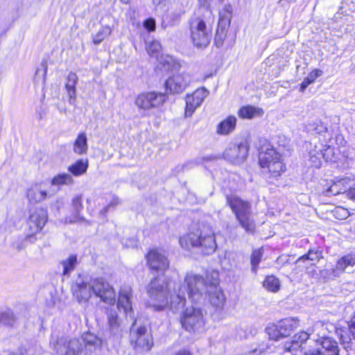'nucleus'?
<instances>
[{"label": "nucleus", "mask_w": 355, "mask_h": 355, "mask_svg": "<svg viewBox=\"0 0 355 355\" xmlns=\"http://www.w3.org/2000/svg\"><path fill=\"white\" fill-rule=\"evenodd\" d=\"M351 179L348 177L343 178L336 182L324 193L327 196H336L340 193H345L347 189Z\"/></svg>", "instance_id": "393cba45"}, {"label": "nucleus", "mask_w": 355, "mask_h": 355, "mask_svg": "<svg viewBox=\"0 0 355 355\" xmlns=\"http://www.w3.org/2000/svg\"><path fill=\"white\" fill-rule=\"evenodd\" d=\"M159 62L162 69L167 71L176 70L180 67L179 64L177 63L174 58L168 55H162L160 58Z\"/></svg>", "instance_id": "473e14b6"}, {"label": "nucleus", "mask_w": 355, "mask_h": 355, "mask_svg": "<svg viewBox=\"0 0 355 355\" xmlns=\"http://www.w3.org/2000/svg\"><path fill=\"white\" fill-rule=\"evenodd\" d=\"M199 238L200 241L198 243V248L203 254H211L216 251L217 245L215 234L213 232H201L199 234Z\"/></svg>", "instance_id": "412c9836"}, {"label": "nucleus", "mask_w": 355, "mask_h": 355, "mask_svg": "<svg viewBox=\"0 0 355 355\" xmlns=\"http://www.w3.org/2000/svg\"><path fill=\"white\" fill-rule=\"evenodd\" d=\"M341 212V218H345L347 216V211L343 208L338 207L336 210V213Z\"/></svg>", "instance_id": "13d9d810"}, {"label": "nucleus", "mask_w": 355, "mask_h": 355, "mask_svg": "<svg viewBox=\"0 0 355 355\" xmlns=\"http://www.w3.org/2000/svg\"><path fill=\"white\" fill-rule=\"evenodd\" d=\"M248 154V148L246 144L241 143L239 144H232L226 148L224 152V157L229 162L239 164L244 162Z\"/></svg>", "instance_id": "4468645a"}, {"label": "nucleus", "mask_w": 355, "mask_h": 355, "mask_svg": "<svg viewBox=\"0 0 355 355\" xmlns=\"http://www.w3.org/2000/svg\"><path fill=\"white\" fill-rule=\"evenodd\" d=\"M335 333L336 336L339 338L341 344L343 345L344 348L347 349L351 346L352 336L349 335L347 330L344 329H335Z\"/></svg>", "instance_id": "e433bc0d"}, {"label": "nucleus", "mask_w": 355, "mask_h": 355, "mask_svg": "<svg viewBox=\"0 0 355 355\" xmlns=\"http://www.w3.org/2000/svg\"><path fill=\"white\" fill-rule=\"evenodd\" d=\"M83 209L82 196L77 195L72 199V214L66 218V223H75L83 220L84 218L80 214Z\"/></svg>", "instance_id": "5701e85b"}, {"label": "nucleus", "mask_w": 355, "mask_h": 355, "mask_svg": "<svg viewBox=\"0 0 355 355\" xmlns=\"http://www.w3.org/2000/svg\"><path fill=\"white\" fill-rule=\"evenodd\" d=\"M320 347L315 349L321 355H339V348L337 342L331 337H322L318 339Z\"/></svg>", "instance_id": "4be33fe9"}, {"label": "nucleus", "mask_w": 355, "mask_h": 355, "mask_svg": "<svg viewBox=\"0 0 355 355\" xmlns=\"http://www.w3.org/2000/svg\"><path fill=\"white\" fill-rule=\"evenodd\" d=\"M355 266V254H347L338 260L336 269L343 272L347 266Z\"/></svg>", "instance_id": "72a5a7b5"}, {"label": "nucleus", "mask_w": 355, "mask_h": 355, "mask_svg": "<svg viewBox=\"0 0 355 355\" xmlns=\"http://www.w3.org/2000/svg\"><path fill=\"white\" fill-rule=\"evenodd\" d=\"M180 322L182 327L190 332H200L205 326V320L202 310L196 306H190L183 312Z\"/></svg>", "instance_id": "39448f33"}, {"label": "nucleus", "mask_w": 355, "mask_h": 355, "mask_svg": "<svg viewBox=\"0 0 355 355\" xmlns=\"http://www.w3.org/2000/svg\"><path fill=\"white\" fill-rule=\"evenodd\" d=\"M263 257L261 249H257L252 251L250 256L251 271L254 274H257L258 266L260 263Z\"/></svg>", "instance_id": "a19ab883"}, {"label": "nucleus", "mask_w": 355, "mask_h": 355, "mask_svg": "<svg viewBox=\"0 0 355 355\" xmlns=\"http://www.w3.org/2000/svg\"><path fill=\"white\" fill-rule=\"evenodd\" d=\"M315 130L317 131L318 133L320 134L322 132H327V128L325 126L320 125H318L315 128Z\"/></svg>", "instance_id": "bf43d9fd"}, {"label": "nucleus", "mask_w": 355, "mask_h": 355, "mask_svg": "<svg viewBox=\"0 0 355 355\" xmlns=\"http://www.w3.org/2000/svg\"><path fill=\"white\" fill-rule=\"evenodd\" d=\"M321 258H322V252L318 248L310 249L306 254L297 259L296 263L300 264L302 262L309 260L313 261L312 264L315 265Z\"/></svg>", "instance_id": "2f4dec72"}, {"label": "nucleus", "mask_w": 355, "mask_h": 355, "mask_svg": "<svg viewBox=\"0 0 355 355\" xmlns=\"http://www.w3.org/2000/svg\"><path fill=\"white\" fill-rule=\"evenodd\" d=\"M236 123V118L234 116H229L218 125L217 132L220 135H228L234 130Z\"/></svg>", "instance_id": "c756f323"}, {"label": "nucleus", "mask_w": 355, "mask_h": 355, "mask_svg": "<svg viewBox=\"0 0 355 355\" xmlns=\"http://www.w3.org/2000/svg\"><path fill=\"white\" fill-rule=\"evenodd\" d=\"M219 279L218 274L211 272V282L209 283V291L207 293L210 303L218 309H222L225 302V297L223 292L218 286Z\"/></svg>", "instance_id": "f8f14e48"}, {"label": "nucleus", "mask_w": 355, "mask_h": 355, "mask_svg": "<svg viewBox=\"0 0 355 355\" xmlns=\"http://www.w3.org/2000/svg\"><path fill=\"white\" fill-rule=\"evenodd\" d=\"M263 110L252 105H246L241 107L238 112L239 117L242 119H251L255 116H262Z\"/></svg>", "instance_id": "c85d7f7f"}, {"label": "nucleus", "mask_w": 355, "mask_h": 355, "mask_svg": "<svg viewBox=\"0 0 355 355\" xmlns=\"http://www.w3.org/2000/svg\"><path fill=\"white\" fill-rule=\"evenodd\" d=\"M174 355H191L190 351L183 349L177 352Z\"/></svg>", "instance_id": "052dcab7"}, {"label": "nucleus", "mask_w": 355, "mask_h": 355, "mask_svg": "<svg viewBox=\"0 0 355 355\" xmlns=\"http://www.w3.org/2000/svg\"><path fill=\"white\" fill-rule=\"evenodd\" d=\"M147 265L152 270L164 271L169 266L167 257L157 249L150 250L146 255Z\"/></svg>", "instance_id": "ddd939ff"}, {"label": "nucleus", "mask_w": 355, "mask_h": 355, "mask_svg": "<svg viewBox=\"0 0 355 355\" xmlns=\"http://www.w3.org/2000/svg\"><path fill=\"white\" fill-rule=\"evenodd\" d=\"M47 221V213L43 209H37L29 216V234L33 235L42 230Z\"/></svg>", "instance_id": "a211bd4d"}, {"label": "nucleus", "mask_w": 355, "mask_h": 355, "mask_svg": "<svg viewBox=\"0 0 355 355\" xmlns=\"http://www.w3.org/2000/svg\"><path fill=\"white\" fill-rule=\"evenodd\" d=\"M268 345L259 344L257 347L253 348L243 355H260L268 349Z\"/></svg>", "instance_id": "8fccbe9b"}, {"label": "nucleus", "mask_w": 355, "mask_h": 355, "mask_svg": "<svg viewBox=\"0 0 355 355\" xmlns=\"http://www.w3.org/2000/svg\"><path fill=\"white\" fill-rule=\"evenodd\" d=\"M16 322V317L12 311H5L0 313V323L4 326L13 327Z\"/></svg>", "instance_id": "79ce46f5"}, {"label": "nucleus", "mask_w": 355, "mask_h": 355, "mask_svg": "<svg viewBox=\"0 0 355 355\" xmlns=\"http://www.w3.org/2000/svg\"><path fill=\"white\" fill-rule=\"evenodd\" d=\"M199 234L190 232L180 238L179 242L182 248L190 250L191 248H198Z\"/></svg>", "instance_id": "cd10ccee"}, {"label": "nucleus", "mask_w": 355, "mask_h": 355, "mask_svg": "<svg viewBox=\"0 0 355 355\" xmlns=\"http://www.w3.org/2000/svg\"><path fill=\"white\" fill-rule=\"evenodd\" d=\"M8 355H17V354H16L15 353H10Z\"/></svg>", "instance_id": "0e129e2a"}, {"label": "nucleus", "mask_w": 355, "mask_h": 355, "mask_svg": "<svg viewBox=\"0 0 355 355\" xmlns=\"http://www.w3.org/2000/svg\"><path fill=\"white\" fill-rule=\"evenodd\" d=\"M283 337L288 336L299 326V320L295 318H284L277 323Z\"/></svg>", "instance_id": "a878e982"}, {"label": "nucleus", "mask_w": 355, "mask_h": 355, "mask_svg": "<svg viewBox=\"0 0 355 355\" xmlns=\"http://www.w3.org/2000/svg\"><path fill=\"white\" fill-rule=\"evenodd\" d=\"M120 203V199L117 196H114L109 204L101 211V213L104 215L108 211L110 207H114Z\"/></svg>", "instance_id": "3c124183"}, {"label": "nucleus", "mask_w": 355, "mask_h": 355, "mask_svg": "<svg viewBox=\"0 0 355 355\" xmlns=\"http://www.w3.org/2000/svg\"><path fill=\"white\" fill-rule=\"evenodd\" d=\"M78 76L73 72H70L67 78V83L65 84V88L67 91L68 96L69 97V103L71 105H73L76 98V84L78 82Z\"/></svg>", "instance_id": "bb28decb"}, {"label": "nucleus", "mask_w": 355, "mask_h": 355, "mask_svg": "<svg viewBox=\"0 0 355 355\" xmlns=\"http://www.w3.org/2000/svg\"><path fill=\"white\" fill-rule=\"evenodd\" d=\"M166 0H153V4L157 7L162 8V6L166 5Z\"/></svg>", "instance_id": "4d7b16f0"}, {"label": "nucleus", "mask_w": 355, "mask_h": 355, "mask_svg": "<svg viewBox=\"0 0 355 355\" xmlns=\"http://www.w3.org/2000/svg\"><path fill=\"white\" fill-rule=\"evenodd\" d=\"M346 196L353 200H355V187L351 188L349 189H346L345 193Z\"/></svg>", "instance_id": "6e6d98bb"}, {"label": "nucleus", "mask_w": 355, "mask_h": 355, "mask_svg": "<svg viewBox=\"0 0 355 355\" xmlns=\"http://www.w3.org/2000/svg\"><path fill=\"white\" fill-rule=\"evenodd\" d=\"M71 291L73 296L79 303L87 302L92 297V282L89 284L82 278L78 277L71 286Z\"/></svg>", "instance_id": "dca6fc26"}, {"label": "nucleus", "mask_w": 355, "mask_h": 355, "mask_svg": "<svg viewBox=\"0 0 355 355\" xmlns=\"http://www.w3.org/2000/svg\"><path fill=\"white\" fill-rule=\"evenodd\" d=\"M62 266V275H66L73 271L77 264V257L76 255H70L67 259L60 262Z\"/></svg>", "instance_id": "c9c22d12"}, {"label": "nucleus", "mask_w": 355, "mask_h": 355, "mask_svg": "<svg viewBox=\"0 0 355 355\" xmlns=\"http://www.w3.org/2000/svg\"><path fill=\"white\" fill-rule=\"evenodd\" d=\"M265 288L270 292H277L280 288L279 280L273 275L267 276L263 282Z\"/></svg>", "instance_id": "58836bf2"}, {"label": "nucleus", "mask_w": 355, "mask_h": 355, "mask_svg": "<svg viewBox=\"0 0 355 355\" xmlns=\"http://www.w3.org/2000/svg\"><path fill=\"white\" fill-rule=\"evenodd\" d=\"M322 71L320 69H314L311 72L309 73V75L304 79L300 85V92H303L306 88L312 83L315 81V80L322 76Z\"/></svg>", "instance_id": "ea45409f"}, {"label": "nucleus", "mask_w": 355, "mask_h": 355, "mask_svg": "<svg viewBox=\"0 0 355 355\" xmlns=\"http://www.w3.org/2000/svg\"><path fill=\"white\" fill-rule=\"evenodd\" d=\"M191 37L197 48H205L210 42L211 31L205 21L200 17L193 18L190 23Z\"/></svg>", "instance_id": "423d86ee"}, {"label": "nucleus", "mask_w": 355, "mask_h": 355, "mask_svg": "<svg viewBox=\"0 0 355 355\" xmlns=\"http://www.w3.org/2000/svg\"><path fill=\"white\" fill-rule=\"evenodd\" d=\"M166 99V95L163 93L146 92L137 97L135 104L140 109L149 110L162 105Z\"/></svg>", "instance_id": "9b49d317"}, {"label": "nucleus", "mask_w": 355, "mask_h": 355, "mask_svg": "<svg viewBox=\"0 0 355 355\" xmlns=\"http://www.w3.org/2000/svg\"><path fill=\"white\" fill-rule=\"evenodd\" d=\"M190 81L189 76L185 74L173 75L165 83L166 88L171 94L182 93L188 86Z\"/></svg>", "instance_id": "6ab92c4d"}, {"label": "nucleus", "mask_w": 355, "mask_h": 355, "mask_svg": "<svg viewBox=\"0 0 355 355\" xmlns=\"http://www.w3.org/2000/svg\"><path fill=\"white\" fill-rule=\"evenodd\" d=\"M232 6H226L219 13L218 28L214 38L215 45L220 48L223 46L232 18Z\"/></svg>", "instance_id": "9d476101"}, {"label": "nucleus", "mask_w": 355, "mask_h": 355, "mask_svg": "<svg viewBox=\"0 0 355 355\" xmlns=\"http://www.w3.org/2000/svg\"><path fill=\"white\" fill-rule=\"evenodd\" d=\"M73 182V178L71 175L67 173H61L55 176L51 180V185L60 187L64 184H70Z\"/></svg>", "instance_id": "37998d69"}, {"label": "nucleus", "mask_w": 355, "mask_h": 355, "mask_svg": "<svg viewBox=\"0 0 355 355\" xmlns=\"http://www.w3.org/2000/svg\"><path fill=\"white\" fill-rule=\"evenodd\" d=\"M309 338V334L305 331H301L296 334L293 338L292 344L288 347L285 346L284 351L282 355H295L293 351H295L297 347L304 349V347L302 345L308 340Z\"/></svg>", "instance_id": "b1692460"}, {"label": "nucleus", "mask_w": 355, "mask_h": 355, "mask_svg": "<svg viewBox=\"0 0 355 355\" xmlns=\"http://www.w3.org/2000/svg\"><path fill=\"white\" fill-rule=\"evenodd\" d=\"M144 27L148 31H154L156 28L155 20L153 18H148L144 21Z\"/></svg>", "instance_id": "603ef678"}, {"label": "nucleus", "mask_w": 355, "mask_h": 355, "mask_svg": "<svg viewBox=\"0 0 355 355\" xmlns=\"http://www.w3.org/2000/svg\"><path fill=\"white\" fill-rule=\"evenodd\" d=\"M209 91L204 87L197 89L191 94L186 96L185 115L190 116L208 96Z\"/></svg>", "instance_id": "2eb2a0df"}, {"label": "nucleus", "mask_w": 355, "mask_h": 355, "mask_svg": "<svg viewBox=\"0 0 355 355\" xmlns=\"http://www.w3.org/2000/svg\"><path fill=\"white\" fill-rule=\"evenodd\" d=\"M41 67L42 69L38 68L36 70L35 75L37 76H42L43 80L45 79L46 72H47V62L46 61L43 60L41 63Z\"/></svg>", "instance_id": "864d4df0"}, {"label": "nucleus", "mask_w": 355, "mask_h": 355, "mask_svg": "<svg viewBox=\"0 0 355 355\" xmlns=\"http://www.w3.org/2000/svg\"><path fill=\"white\" fill-rule=\"evenodd\" d=\"M73 152L78 155L86 154L88 150L87 135L85 132L78 135L73 144Z\"/></svg>", "instance_id": "7c9ffc66"}, {"label": "nucleus", "mask_w": 355, "mask_h": 355, "mask_svg": "<svg viewBox=\"0 0 355 355\" xmlns=\"http://www.w3.org/2000/svg\"><path fill=\"white\" fill-rule=\"evenodd\" d=\"M130 0H121V1L123 3H128Z\"/></svg>", "instance_id": "e2e57ef3"}, {"label": "nucleus", "mask_w": 355, "mask_h": 355, "mask_svg": "<svg viewBox=\"0 0 355 355\" xmlns=\"http://www.w3.org/2000/svg\"><path fill=\"white\" fill-rule=\"evenodd\" d=\"M187 284L180 285L175 295L171 297V306L174 312L182 309L186 304V295L193 302H199L207 298L209 283L211 282V272L207 274L206 279L194 273H188L184 279Z\"/></svg>", "instance_id": "f257e3e1"}, {"label": "nucleus", "mask_w": 355, "mask_h": 355, "mask_svg": "<svg viewBox=\"0 0 355 355\" xmlns=\"http://www.w3.org/2000/svg\"><path fill=\"white\" fill-rule=\"evenodd\" d=\"M88 167L87 160H78L75 164L69 167V171L74 175H80L86 172Z\"/></svg>", "instance_id": "4c0bfd02"}, {"label": "nucleus", "mask_w": 355, "mask_h": 355, "mask_svg": "<svg viewBox=\"0 0 355 355\" xmlns=\"http://www.w3.org/2000/svg\"><path fill=\"white\" fill-rule=\"evenodd\" d=\"M259 164L262 168H267L274 177L284 171L285 166L282 162L281 155L274 148H266L259 153Z\"/></svg>", "instance_id": "0eeeda50"}, {"label": "nucleus", "mask_w": 355, "mask_h": 355, "mask_svg": "<svg viewBox=\"0 0 355 355\" xmlns=\"http://www.w3.org/2000/svg\"><path fill=\"white\" fill-rule=\"evenodd\" d=\"M112 33V29L110 26L103 27L96 35L93 36V42L95 44H100L105 37L110 35Z\"/></svg>", "instance_id": "de8ad7c7"}, {"label": "nucleus", "mask_w": 355, "mask_h": 355, "mask_svg": "<svg viewBox=\"0 0 355 355\" xmlns=\"http://www.w3.org/2000/svg\"><path fill=\"white\" fill-rule=\"evenodd\" d=\"M132 288L128 286L122 287L120 290L117 307L119 309H123L126 317L133 319L132 308Z\"/></svg>", "instance_id": "aec40b11"}, {"label": "nucleus", "mask_w": 355, "mask_h": 355, "mask_svg": "<svg viewBox=\"0 0 355 355\" xmlns=\"http://www.w3.org/2000/svg\"><path fill=\"white\" fill-rule=\"evenodd\" d=\"M226 200L240 225L246 232H253L255 223L252 218L251 204L234 195L227 196Z\"/></svg>", "instance_id": "20e7f679"}, {"label": "nucleus", "mask_w": 355, "mask_h": 355, "mask_svg": "<svg viewBox=\"0 0 355 355\" xmlns=\"http://www.w3.org/2000/svg\"><path fill=\"white\" fill-rule=\"evenodd\" d=\"M322 148V158L326 162H335L334 160V148L329 145L320 144Z\"/></svg>", "instance_id": "49530a36"}, {"label": "nucleus", "mask_w": 355, "mask_h": 355, "mask_svg": "<svg viewBox=\"0 0 355 355\" xmlns=\"http://www.w3.org/2000/svg\"><path fill=\"white\" fill-rule=\"evenodd\" d=\"M93 293L98 297L103 302L109 304H114L116 302L114 289L103 278L91 279Z\"/></svg>", "instance_id": "1a4fd4ad"}, {"label": "nucleus", "mask_w": 355, "mask_h": 355, "mask_svg": "<svg viewBox=\"0 0 355 355\" xmlns=\"http://www.w3.org/2000/svg\"><path fill=\"white\" fill-rule=\"evenodd\" d=\"M266 331L270 340H279L284 338L277 324H271L266 329Z\"/></svg>", "instance_id": "a18cd8bd"}, {"label": "nucleus", "mask_w": 355, "mask_h": 355, "mask_svg": "<svg viewBox=\"0 0 355 355\" xmlns=\"http://www.w3.org/2000/svg\"><path fill=\"white\" fill-rule=\"evenodd\" d=\"M171 283L162 278L155 277L150 281L147 286V293L151 301V306L157 311L164 310L166 308L173 309L171 306V300H168ZM176 291L174 290V292ZM175 295V293L171 294Z\"/></svg>", "instance_id": "7ed1b4c3"}, {"label": "nucleus", "mask_w": 355, "mask_h": 355, "mask_svg": "<svg viewBox=\"0 0 355 355\" xmlns=\"http://www.w3.org/2000/svg\"><path fill=\"white\" fill-rule=\"evenodd\" d=\"M58 190L59 188L47 193L42 184H35L28 189L26 196L30 203L36 204L43 201L47 197L53 196Z\"/></svg>", "instance_id": "f3484780"}, {"label": "nucleus", "mask_w": 355, "mask_h": 355, "mask_svg": "<svg viewBox=\"0 0 355 355\" xmlns=\"http://www.w3.org/2000/svg\"><path fill=\"white\" fill-rule=\"evenodd\" d=\"M146 49L150 56L157 57L158 53L162 49V46L158 41H152L146 45Z\"/></svg>", "instance_id": "09e8293b"}, {"label": "nucleus", "mask_w": 355, "mask_h": 355, "mask_svg": "<svg viewBox=\"0 0 355 355\" xmlns=\"http://www.w3.org/2000/svg\"><path fill=\"white\" fill-rule=\"evenodd\" d=\"M194 163L193 162H190L189 164H185L184 165L182 166V168H189V167H191L192 165H193Z\"/></svg>", "instance_id": "680f3d73"}, {"label": "nucleus", "mask_w": 355, "mask_h": 355, "mask_svg": "<svg viewBox=\"0 0 355 355\" xmlns=\"http://www.w3.org/2000/svg\"><path fill=\"white\" fill-rule=\"evenodd\" d=\"M348 327L352 337L355 339V315L349 321Z\"/></svg>", "instance_id": "5fc2aeb1"}, {"label": "nucleus", "mask_w": 355, "mask_h": 355, "mask_svg": "<svg viewBox=\"0 0 355 355\" xmlns=\"http://www.w3.org/2000/svg\"><path fill=\"white\" fill-rule=\"evenodd\" d=\"M322 148L319 146H315L313 149L309 151L310 161L312 162V166L315 168H320L322 164Z\"/></svg>", "instance_id": "f704fd0d"}, {"label": "nucleus", "mask_w": 355, "mask_h": 355, "mask_svg": "<svg viewBox=\"0 0 355 355\" xmlns=\"http://www.w3.org/2000/svg\"><path fill=\"white\" fill-rule=\"evenodd\" d=\"M136 320L130 328L131 344L135 348L149 351L153 346V338L144 326L137 327Z\"/></svg>", "instance_id": "6e6552de"}, {"label": "nucleus", "mask_w": 355, "mask_h": 355, "mask_svg": "<svg viewBox=\"0 0 355 355\" xmlns=\"http://www.w3.org/2000/svg\"><path fill=\"white\" fill-rule=\"evenodd\" d=\"M107 320L110 330L114 333L117 332L120 327V322L115 310L110 309L108 311Z\"/></svg>", "instance_id": "c03bdc74"}, {"label": "nucleus", "mask_w": 355, "mask_h": 355, "mask_svg": "<svg viewBox=\"0 0 355 355\" xmlns=\"http://www.w3.org/2000/svg\"><path fill=\"white\" fill-rule=\"evenodd\" d=\"M101 345L100 338L87 332L81 338L60 337L53 343V348L58 355H89Z\"/></svg>", "instance_id": "f03ea898"}]
</instances>
